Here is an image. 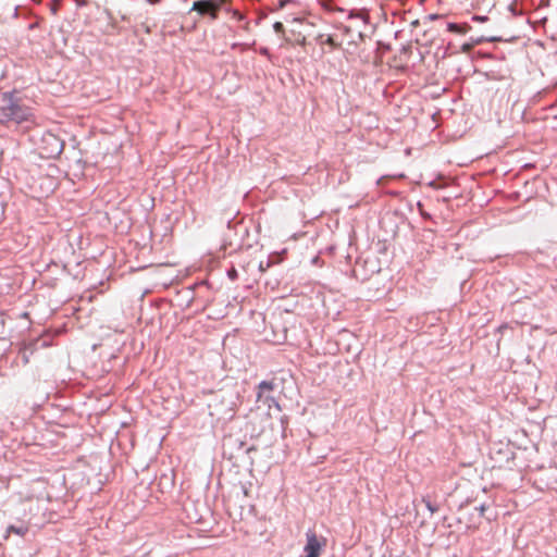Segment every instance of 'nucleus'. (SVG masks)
Segmentation results:
<instances>
[{"instance_id":"1","label":"nucleus","mask_w":557,"mask_h":557,"mask_svg":"<svg viewBox=\"0 0 557 557\" xmlns=\"http://www.w3.org/2000/svg\"><path fill=\"white\" fill-rule=\"evenodd\" d=\"M0 110L4 117L17 124H35V119L30 108L14 99V97L10 94H3Z\"/></svg>"},{"instance_id":"2","label":"nucleus","mask_w":557,"mask_h":557,"mask_svg":"<svg viewBox=\"0 0 557 557\" xmlns=\"http://www.w3.org/2000/svg\"><path fill=\"white\" fill-rule=\"evenodd\" d=\"M306 545L304 547L305 557H320L323 548L326 546V539L319 536L314 530L306 532Z\"/></svg>"},{"instance_id":"3","label":"nucleus","mask_w":557,"mask_h":557,"mask_svg":"<svg viewBox=\"0 0 557 557\" xmlns=\"http://www.w3.org/2000/svg\"><path fill=\"white\" fill-rule=\"evenodd\" d=\"M225 0H198L193 3L191 10L200 15H210L215 18Z\"/></svg>"},{"instance_id":"4","label":"nucleus","mask_w":557,"mask_h":557,"mask_svg":"<svg viewBox=\"0 0 557 557\" xmlns=\"http://www.w3.org/2000/svg\"><path fill=\"white\" fill-rule=\"evenodd\" d=\"M46 138L48 140L52 141V146H53L51 150L46 151L47 157H52L54 154H59L62 150V144L60 143V140L52 134H48L46 136Z\"/></svg>"},{"instance_id":"5","label":"nucleus","mask_w":557,"mask_h":557,"mask_svg":"<svg viewBox=\"0 0 557 557\" xmlns=\"http://www.w3.org/2000/svg\"><path fill=\"white\" fill-rule=\"evenodd\" d=\"M274 389V383L270 381H262L258 385L257 400L260 401L265 392H272Z\"/></svg>"},{"instance_id":"6","label":"nucleus","mask_w":557,"mask_h":557,"mask_svg":"<svg viewBox=\"0 0 557 557\" xmlns=\"http://www.w3.org/2000/svg\"><path fill=\"white\" fill-rule=\"evenodd\" d=\"M423 503L425 504L426 508L431 511V513L437 511V507L434 506L428 498H423Z\"/></svg>"},{"instance_id":"7","label":"nucleus","mask_w":557,"mask_h":557,"mask_svg":"<svg viewBox=\"0 0 557 557\" xmlns=\"http://www.w3.org/2000/svg\"><path fill=\"white\" fill-rule=\"evenodd\" d=\"M273 28L276 33L281 34L284 32V25L281 22H275Z\"/></svg>"},{"instance_id":"8","label":"nucleus","mask_w":557,"mask_h":557,"mask_svg":"<svg viewBox=\"0 0 557 557\" xmlns=\"http://www.w3.org/2000/svg\"><path fill=\"white\" fill-rule=\"evenodd\" d=\"M296 44H297V45H300V46H305V45H306V37H305V36H300V35H299V36L296 38Z\"/></svg>"},{"instance_id":"9","label":"nucleus","mask_w":557,"mask_h":557,"mask_svg":"<svg viewBox=\"0 0 557 557\" xmlns=\"http://www.w3.org/2000/svg\"><path fill=\"white\" fill-rule=\"evenodd\" d=\"M498 94H500V95H499V99H503L504 97L508 96V94H507V90H506V89H505V90H499V89H497V90L495 91L494 97H496Z\"/></svg>"},{"instance_id":"10","label":"nucleus","mask_w":557,"mask_h":557,"mask_svg":"<svg viewBox=\"0 0 557 557\" xmlns=\"http://www.w3.org/2000/svg\"><path fill=\"white\" fill-rule=\"evenodd\" d=\"M22 358H23L24 364H27L29 362V357H28V355H26V352L23 354Z\"/></svg>"},{"instance_id":"11","label":"nucleus","mask_w":557,"mask_h":557,"mask_svg":"<svg viewBox=\"0 0 557 557\" xmlns=\"http://www.w3.org/2000/svg\"><path fill=\"white\" fill-rule=\"evenodd\" d=\"M326 44H329V45H334V40H333V38H332V37H329V38L326 39Z\"/></svg>"},{"instance_id":"12","label":"nucleus","mask_w":557,"mask_h":557,"mask_svg":"<svg viewBox=\"0 0 557 557\" xmlns=\"http://www.w3.org/2000/svg\"><path fill=\"white\" fill-rule=\"evenodd\" d=\"M147 1H148L149 3L154 4V3H158L160 0H147Z\"/></svg>"},{"instance_id":"13","label":"nucleus","mask_w":557,"mask_h":557,"mask_svg":"<svg viewBox=\"0 0 557 557\" xmlns=\"http://www.w3.org/2000/svg\"><path fill=\"white\" fill-rule=\"evenodd\" d=\"M484 510H485V507H484V506H481V507H480L481 515H483V513H484Z\"/></svg>"},{"instance_id":"14","label":"nucleus","mask_w":557,"mask_h":557,"mask_svg":"<svg viewBox=\"0 0 557 557\" xmlns=\"http://www.w3.org/2000/svg\"><path fill=\"white\" fill-rule=\"evenodd\" d=\"M487 5H490V7H494V2H493V1H491Z\"/></svg>"}]
</instances>
